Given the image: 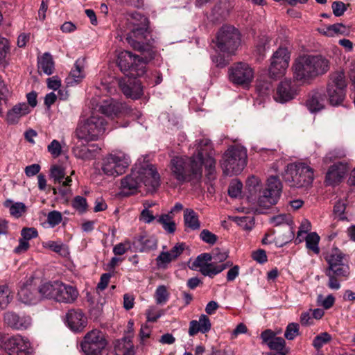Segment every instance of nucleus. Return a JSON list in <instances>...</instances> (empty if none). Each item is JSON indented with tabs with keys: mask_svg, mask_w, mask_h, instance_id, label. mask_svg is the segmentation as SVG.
Listing matches in <instances>:
<instances>
[{
	"mask_svg": "<svg viewBox=\"0 0 355 355\" xmlns=\"http://www.w3.org/2000/svg\"><path fill=\"white\" fill-rule=\"evenodd\" d=\"M142 184L150 190H155L160 185V175L157 168L148 160L135 164L130 174L121 180V188L128 196L135 193Z\"/></svg>",
	"mask_w": 355,
	"mask_h": 355,
	"instance_id": "f257e3e1",
	"label": "nucleus"
},
{
	"mask_svg": "<svg viewBox=\"0 0 355 355\" xmlns=\"http://www.w3.org/2000/svg\"><path fill=\"white\" fill-rule=\"evenodd\" d=\"M330 69V61L322 55H303L296 58L293 64V78L309 84L318 76L326 73Z\"/></svg>",
	"mask_w": 355,
	"mask_h": 355,
	"instance_id": "f03ea898",
	"label": "nucleus"
},
{
	"mask_svg": "<svg viewBox=\"0 0 355 355\" xmlns=\"http://www.w3.org/2000/svg\"><path fill=\"white\" fill-rule=\"evenodd\" d=\"M130 23L132 28L127 35L128 43L141 52L151 51L155 41L148 31V19L144 15L135 12L132 14Z\"/></svg>",
	"mask_w": 355,
	"mask_h": 355,
	"instance_id": "7ed1b4c3",
	"label": "nucleus"
},
{
	"mask_svg": "<svg viewBox=\"0 0 355 355\" xmlns=\"http://www.w3.org/2000/svg\"><path fill=\"white\" fill-rule=\"evenodd\" d=\"M171 175L180 183L198 181L202 177L200 164L196 162L194 156L191 157L177 156L170 162Z\"/></svg>",
	"mask_w": 355,
	"mask_h": 355,
	"instance_id": "20e7f679",
	"label": "nucleus"
},
{
	"mask_svg": "<svg viewBox=\"0 0 355 355\" xmlns=\"http://www.w3.org/2000/svg\"><path fill=\"white\" fill-rule=\"evenodd\" d=\"M284 180L291 187H308L314 180L313 169L304 162L289 164L284 174Z\"/></svg>",
	"mask_w": 355,
	"mask_h": 355,
	"instance_id": "39448f33",
	"label": "nucleus"
},
{
	"mask_svg": "<svg viewBox=\"0 0 355 355\" xmlns=\"http://www.w3.org/2000/svg\"><path fill=\"white\" fill-rule=\"evenodd\" d=\"M226 252H221L214 256L209 253H202L198 255L192 263V269H197L204 276L214 277L226 268L231 266L230 262L222 264H216V262H223L227 258Z\"/></svg>",
	"mask_w": 355,
	"mask_h": 355,
	"instance_id": "423d86ee",
	"label": "nucleus"
},
{
	"mask_svg": "<svg viewBox=\"0 0 355 355\" xmlns=\"http://www.w3.org/2000/svg\"><path fill=\"white\" fill-rule=\"evenodd\" d=\"M105 130L104 119L93 113L90 117L78 123L74 133L78 139L89 142L100 139Z\"/></svg>",
	"mask_w": 355,
	"mask_h": 355,
	"instance_id": "0eeeda50",
	"label": "nucleus"
},
{
	"mask_svg": "<svg viewBox=\"0 0 355 355\" xmlns=\"http://www.w3.org/2000/svg\"><path fill=\"white\" fill-rule=\"evenodd\" d=\"M246 164L247 150L241 146H232L228 148L221 160L223 173L230 176L240 173Z\"/></svg>",
	"mask_w": 355,
	"mask_h": 355,
	"instance_id": "6e6552de",
	"label": "nucleus"
},
{
	"mask_svg": "<svg viewBox=\"0 0 355 355\" xmlns=\"http://www.w3.org/2000/svg\"><path fill=\"white\" fill-rule=\"evenodd\" d=\"M197 154H193L196 162L200 163V167L204 164L206 170V176L209 180L216 178V159L215 151L212 144L209 139H198L195 144Z\"/></svg>",
	"mask_w": 355,
	"mask_h": 355,
	"instance_id": "1a4fd4ad",
	"label": "nucleus"
},
{
	"mask_svg": "<svg viewBox=\"0 0 355 355\" xmlns=\"http://www.w3.org/2000/svg\"><path fill=\"white\" fill-rule=\"evenodd\" d=\"M147 61V59L135 55L128 51L119 53L117 58V64L121 71L134 78L145 73Z\"/></svg>",
	"mask_w": 355,
	"mask_h": 355,
	"instance_id": "9d476101",
	"label": "nucleus"
},
{
	"mask_svg": "<svg viewBox=\"0 0 355 355\" xmlns=\"http://www.w3.org/2000/svg\"><path fill=\"white\" fill-rule=\"evenodd\" d=\"M241 44V35L239 31L233 26H223L216 37L217 49L229 55H234Z\"/></svg>",
	"mask_w": 355,
	"mask_h": 355,
	"instance_id": "9b49d317",
	"label": "nucleus"
},
{
	"mask_svg": "<svg viewBox=\"0 0 355 355\" xmlns=\"http://www.w3.org/2000/svg\"><path fill=\"white\" fill-rule=\"evenodd\" d=\"M130 163L128 155L122 151H115L102 159L101 170L107 176L116 177L123 174Z\"/></svg>",
	"mask_w": 355,
	"mask_h": 355,
	"instance_id": "f8f14e48",
	"label": "nucleus"
},
{
	"mask_svg": "<svg viewBox=\"0 0 355 355\" xmlns=\"http://www.w3.org/2000/svg\"><path fill=\"white\" fill-rule=\"evenodd\" d=\"M106 345L105 334L98 329L87 332L80 343L82 350L85 355H101Z\"/></svg>",
	"mask_w": 355,
	"mask_h": 355,
	"instance_id": "ddd939ff",
	"label": "nucleus"
},
{
	"mask_svg": "<svg viewBox=\"0 0 355 355\" xmlns=\"http://www.w3.org/2000/svg\"><path fill=\"white\" fill-rule=\"evenodd\" d=\"M290 53L287 48L279 47L271 58L269 75L272 78L281 77L285 74L288 67Z\"/></svg>",
	"mask_w": 355,
	"mask_h": 355,
	"instance_id": "4468645a",
	"label": "nucleus"
},
{
	"mask_svg": "<svg viewBox=\"0 0 355 355\" xmlns=\"http://www.w3.org/2000/svg\"><path fill=\"white\" fill-rule=\"evenodd\" d=\"M230 80L236 85H245L254 78L252 68L245 62H237L229 68Z\"/></svg>",
	"mask_w": 355,
	"mask_h": 355,
	"instance_id": "2eb2a0df",
	"label": "nucleus"
},
{
	"mask_svg": "<svg viewBox=\"0 0 355 355\" xmlns=\"http://www.w3.org/2000/svg\"><path fill=\"white\" fill-rule=\"evenodd\" d=\"M5 349L9 355H31L33 352L29 340L20 335L9 338L5 343Z\"/></svg>",
	"mask_w": 355,
	"mask_h": 355,
	"instance_id": "dca6fc26",
	"label": "nucleus"
},
{
	"mask_svg": "<svg viewBox=\"0 0 355 355\" xmlns=\"http://www.w3.org/2000/svg\"><path fill=\"white\" fill-rule=\"evenodd\" d=\"M325 275L329 277L328 287L333 290H338L340 288V282L349 276V268L347 264L333 265L331 267H327Z\"/></svg>",
	"mask_w": 355,
	"mask_h": 355,
	"instance_id": "f3484780",
	"label": "nucleus"
},
{
	"mask_svg": "<svg viewBox=\"0 0 355 355\" xmlns=\"http://www.w3.org/2000/svg\"><path fill=\"white\" fill-rule=\"evenodd\" d=\"M4 322L10 328L23 331L29 328L32 324L31 316L23 314L19 315L15 312H7L3 316Z\"/></svg>",
	"mask_w": 355,
	"mask_h": 355,
	"instance_id": "a211bd4d",
	"label": "nucleus"
},
{
	"mask_svg": "<svg viewBox=\"0 0 355 355\" xmlns=\"http://www.w3.org/2000/svg\"><path fill=\"white\" fill-rule=\"evenodd\" d=\"M348 167L346 163L338 162L331 165L325 176L324 182L328 186H336L344 178Z\"/></svg>",
	"mask_w": 355,
	"mask_h": 355,
	"instance_id": "6ab92c4d",
	"label": "nucleus"
},
{
	"mask_svg": "<svg viewBox=\"0 0 355 355\" xmlns=\"http://www.w3.org/2000/svg\"><path fill=\"white\" fill-rule=\"evenodd\" d=\"M17 295L19 300L25 304H35L40 300L37 288L32 284V281L23 285Z\"/></svg>",
	"mask_w": 355,
	"mask_h": 355,
	"instance_id": "aec40b11",
	"label": "nucleus"
},
{
	"mask_svg": "<svg viewBox=\"0 0 355 355\" xmlns=\"http://www.w3.org/2000/svg\"><path fill=\"white\" fill-rule=\"evenodd\" d=\"M55 301L58 302L73 303L78 296V291L71 285L59 281Z\"/></svg>",
	"mask_w": 355,
	"mask_h": 355,
	"instance_id": "412c9836",
	"label": "nucleus"
},
{
	"mask_svg": "<svg viewBox=\"0 0 355 355\" xmlns=\"http://www.w3.org/2000/svg\"><path fill=\"white\" fill-rule=\"evenodd\" d=\"M295 94L296 90L292 85V81L286 79L279 84L274 99L277 102L284 103L293 99Z\"/></svg>",
	"mask_w": 355,
	"mask_h": 355,
	"instance_id": "4be33fe9",
	"label": "nucleus"
},
{
	"mask_svg": "<svg viewBox=\"0 0 355 355\" xmlns=\"http://www.w3.org/2000/svg\"><path fill=\"white\" fill-rule=\"evenodd\" d=\"M68 327L73 331H81L87 325V318L80 310L71 309L66 314Z\"/></svg>",
	"mask_w": 355,
	"mask_h": 355,
	"instance_id": "5701e85b",
	"label": "nucleus"
},
{
	"mask_svg": "<svg viewBox=\"0 0 355 355\" xmlns=\"http://www.w3.org/2000/svg\"><path fill=\"white\" fill-rule=\"evenodd\" d=\"M211 324L209 318L205 314H202L198 320H191L189 323V334L193 336L198 332L206 334L211 329Z\"/></svg>",
	"mask_w": 355,
	"mask_h": 355,
	"instance_id": "b1692460",
	"label": "nucleus"
},
{
	"mask_svg": "<svg viewBox=\"0 0 355 355\" xmlns=\"http://www.w3.org/2000/svg\"><path fill=\"white\" fill-rule=\"evenodd\" d=\"M325 101V94L322 92L315 91L309 96L306 105L310 112H316L324 107Z\"/></svg>",
	"mask_w": 355,
	"mask_h": 355,
	"instance_id": "393cba45",
	"label": "nucleus"
},
{
	"mask_svg": "<svg viewBox=\"0 0 355 355\" xmlns=\"http://www.w3.org/2000/svg\"><path fill=\"white\" fill-rule=\"evenodd\" d=\"M120 88L124 95L132 99H138L143 95V88L141 83L138 80H133L129 83L121 82Z\"/></svg>",
	"mask_w": 355,
	"mask_h": 355,
	"instance_id": "a878e982",
	"label": "nucleus"
},
{
	"mask_svg": "<svg viewBox=\"0 0 355 355\" xmlns=\"http://www.w3.org/2000/svg\"><path fill=\"white\" fill-rule=\"evenodd\" d=\"M122 105L112 98L105 100L99 107V111L109 118L117 116L121 112Z\"/></svg>",
	"mask_w": 355,
	"mask_h": 355,
	"instance_id": "bb28decb",
	"label": "nucleus"
},
{
	"mask_svg": "<svg viewBox=\"0 0 355 355\" xmlns=\"http://www.w3.org/2000/svg\"><path fill=\"white\" fill-rule=\"evenodd\" d=\"M30 112V108L26 103H18L8 112L7 122L10 124L17 123L21 117L28 114Z\"/></svg>",
	"mask_w": 355,
	"mask_h": 355,
	"instance_id": "cd10ccee",
	"label": "nucleus"
},
{
	"mask_svg": "<svg viewBox=\"0 0 355 355\" xmlns=\"http://www.w3.org/2000/svg\"><path fill=\"white\" fill-rule=\"evenodd\" d=\"M82 62H83L80 60L76 61L74 67L71 69L69 76L66 79L68 86H73L74 84L79 83L85 78V74Z\"/></svg>",
	"mask_w": 355,
	"mask_h": 355,
	"instance_id": "c85d7f7f",
	"label": "nucleus"
},
{
	"mask_svg": "<svg viewBox=\"0 0 355 355\" xmlns=\"http://www.w3.org/2000/svg\"><path fill=\"white\" fill-rule=\"evenodd\" d=\"M50 178L53 180L55 183L62 184L63 187L70 186L72 181L70 177H65L64 169L58 165L51 166L50 169Z\"/></svg>",
	"mask_w": 355,
	"mask_h": 355,
	"instance_id": "c756f323",
	"label": "nucleus"
},
{
	"mask_svg": "<svg viewBox=\"0 0 355 355\" xmlns=\"http://www.w3.org/2000/svg\"><path fill=\"white\" fill-rule=\"evenodd\" d=\"M59 281L46 282L37 288L39 295L41 297L54 300L55 301L56 293Z\"/></svg>",
	"mask_w": 355,
	"mask_h": 355,
	"instance_id": "7c9ffc66",
	"label": "nucleus"
},
{
	"mask_svg": "<svg viewBox=\"0 0 355 355\" xmlns=\"http://www.w3.org/2000/svg\"><path fill=\"white\" fill-rule=\"evenodd\" d=\"M54 62L49 53H44L38 60V70L46 75H51L53 73Z\"/></svg>",
	"mask_w": 355,
	"mask_h": 355,
	"instance_id": "2f4dec72",
	"label": "nucleus"
},
{
	"mask_svg": "<svg viewBox=\"0 0 355 355\" xmlns=\"http://www.w3.org/2000/svg\"><path fill=\"white\" fill-rule=\"evenodd\" d=\"M282 186L279 179L275 176H271L268 179L267 187L263 190L265 193H270L273 198L277 200L280 197Z\"/></svg>",
	"mask_w": 355,
	"mask_h": 355,
	"instance_id": "473e14b6",
	"label": "nucleus"
},
{
	"mask_svg": "<svg viewBox=\"0 0 355 355\" xmlns=\"http://www.w3.org/2000/svg\"><path fill=\"white\" fill-rule=\"evenodd\" d=\"M327 92L329 97V103L332 105L340 104L345 96V89L327 85Z\"/></svg>",
	"mask_w": 355,
	"mask_h": 355,
	"instance_id": "72a5a7b5",
	"label": "nucleus"
},
{
	"mask_svg": "<svg viewBox=\"0 0 355 355\" xmlns=\"http://www.w3.org/2000/svg\"><path fill=\"white\" fill-rule=\"evenodd\" d=\"M184 222L185 226L191 230H197L200 227L198 216L192 209L184 210Z\"/></svg>",
	"mask_w": 355,
	"mask_h": 355,
	"instance_id": "f704fd0d",
	"label": "nucleus"
},
{
	"mask_svg": "<svg viewBox=\"0 0 355 355\" xmlns=\"http://www.w3.org/2000/svg\"><path fill=\"white\" fill-rule=\"evenodd\" d=\"M3 205L9 209L10 215L16 218L21 217L26 211L25 204L21 202H14L8 199L4 202Z\"/></svg>",
	"mask_w": 355,
	"mask_h": 355,
	"instance_id": "c9c22d12",
	"label": "nucleus"
},
{
	"mask_svg": "<svg viewBox=\"0 0 355 355\" xmlns=\"http://www.w3.org/2000/svg\"><path fill=\"white\" fill-rule=\"evenodd\" d=\"M327 85L345 89L347 82L345 73L342 71L331 73Z\"/></svg>",
	"mask_w": 355,
	"mask_h": 355,
	"instance_id": "e433bc0d",
	"label": "nucleus"
},
{
	"mask_svg": "<svg viewBox=\"0 0 355 355\" xmlns=\"http://www.w3.org/2000/svg\"><path fill=\"white\" fill-rule=\"evenodd\" d=\"M137 243L141 247V251L150 250L157 247V240L148 234L140 235L137 238Z\"/></svg>",
	"mask_w": 355,
	"mask_h": 355,
	"instance_id": "4c0bfd02",
	"label": "nucleus"
},
{
	"mask_svg": "<svg viewBox=\"0 0 355 355\" xmlns=\"http://www.w3.org/2000/svg\"><path fill=\"white\" fill-rule=\"evenodd\" d=\"M277 199L273 198L270 193H265L263 191L262 194L259 196L258 199V205L260 209V212L263 213L261 209H268L271 207L273 205L277 202Z\"/></svg>",
	"mask_w": 355,
	"mask_h": 355,
	"instance_id": "58836bf2",
	"label": "nucleus"
},
{
	"mask_svg": "<svg viewBox=\"0 0 355 355\" xmlns=\"http://www.w3.org/2000/svg\"><path fill=\"white\" fill-rule=\"evenodd\" d=\"M344 254L337 248L333 249L326 258L328 263V267H331L333 265L345 264L343 261Z\"/></svg>",
	"mask_w": 355,
	"mask_h": 355,
	"instance_id": "ea45409f",
	"label": "nucleus"
},
{
	"mask_svg": "<svg viewBox=\"0 0 355 355\" xmlns=\"http://www.w3.org/2000/svg\"><path fill=\"white\" fill-rule=\"evenodd\" d=\"M157 222L162 225L164 230L168 233L172 234L175 231V223L169 214L161 215Z\"/></svg>",
	"mask_w": 355,
	"mask_h": 355,
	"instance_id": "a19ab883",
	"label": "nucleus"
},
{
	"mask_svg": "<svg viewBox=\"0 0 355 355\" xmlns=\"http://www.w3.org/2000/svg\"><path fill=\"white\" fill-rule=\"evenodd\" d=\"M320 241V236L315 232L308 234L306 237V248L312 250L315 254L320 252L318 243Z\"/></svg>",
	"mask_w": 355,
	"mask_h": 355,
	"instance_id": "79ce46f5",
	"label": "nucleus"
},
{
	"mask_svg": "<svg viewBox=\"0 0 355 355\" xmlns=\"http://www.w3.org/2000/svg\"><path fill=\"white\" fill-rule=\"evenodd\" d=\"M11 290L8 285L0 286V308H5L11 300Z\"/></svg>",
	"mask_w": 355,
	"mask_h": 355,
	"instance_id": "37998d69",
	"label": "nucleus"
},
{
	"mask_svg": "<svg viewBox=\"0 0 355 355\" xmlns=\"http://www.w3.org/2000/svg\"><path fill=\"white\" fill-rule=\"evenodd\" d=\"M155 301L157 304H164L168 300L169 293L164 285L159 286L155 293Z\"/></svg>",
	"mask_w": 355,
	"mask_h": 355,
	"instance_id": "c03bdc74",
	"label": "nucleus"
},
{
	"mask_svg": "<svg viewBox=\"0 0 355 355\" xmlns=\"http://www.w3.org/2000/svg\"><path fill=\"white\" fill-rule=\"evenodd\" d=\"M74 156L83 160L92 159V155L89 150V147L85 146H76L73 148Z\"/></svg>",
	"mask_w": 355,
	"mask_h": 355,
	"instance_id": "a18cd8bd",
	"label": "nucleus"
},
{
	"mask_svg": "<svg viewBox=\"0 0 355 355\" xmlns=\"http://www.w3.org/2000/svg\"><path fill=\"white\" fill-rule=\"evenodd\" d=\"M331 340V336L327 332H323L316 336L313 340V346L320 349L322 346Z\"/></svg>",
	"mask_w": 355,
	"mask_h": 355,
	"instance_id": "49530a36",
	"label": "nucleus"
},
{
	"mask_svg": "<svg viewBox=\"0 0 355 355\" xmlns=\"http://www.w3.org/2000/svg\"><path fill=\"white\" fill-rule=\"evenodd\" d=\"M44 248L60 254L66 252L65 245L61 241H49L42 243Z\"/></svg>",
	"mask_w": 355,
	"mask_h": 355,
	"instance_id": "de8ad7c7",
	"label": "nucleus"
},
{
	"mask_svg": "<svg viewBox=\"0 0 355 355\" xmlns=\"http://www.w3.org/2000/svg\"><path fill=\"white\" fill-rule=\"evenodd\" d=\"M286 342L284 338L281 337H275L274 338L270 343H268V347L272 349L279 352H286L287 353V350L285 349Z\"/></svg>",
	"mask_w": 355,
	"mask_h": 355,
	"instance_id": "09e8293b",
	"label": "nucleus"
},
{
	"mask_svg": "<svg viewBox=\"0 0 355 355\" xmlns=\"http://www.w3.org/2000/svg\"><path fill=\"white\" fill-rule=\"evenodd\" d=\"M133 334H128L121 339V345L125 349L123 355H134V346L132 343Z\"/></svg>",
	"mask_w": 355,
	"mask_h": 355,
	"instance_id": "8fccbe9b",
	"label": "nucleus"
},
{
	"mask_svg": "<svg viewBox=\"0 0 355 355\" xmlns=\"http://www.w3.org/2000/svg\"><path fill=\"white\" fill-rule=\"evenodd\" d=\"M346 209V204L343 200H338L336 202L334 207V214L336 218L340 220H345L347 217L345 216V211Z\"/></svg>",
	"mask_w": 355,
	"mask_h": 355,
	"instance_id": "3c124183",
	"label": "nucleus"
},
{
	"mask_svg": "<svg viewBox=\"0 0 355 355\" xmlns=\"http://www.w3.org/2000/svg\"><path fill=\"white\" fill-rule=\"evenodd\" d=\"M173 260L169 252H162L156 258L157 266L162 268H165Z\"/></svg>",
	"mask_w": 355,
	"mask_h": 355,
	"instance_id": "603ef678",
	"label": "nucleus"
},
{
	"mask_svg": "<svg viewBox=\"0 0 355 355\" xmlns=\"http://www.w3.org/2000/svg\"><path fill=\"white\" fill-rule=\"evenodd\" d=\"M62 148L61 144L56 139H53L47 146L49 153L54 158L58 157L62 154Z\"/></svg>",
	"mask_w": 355,
	"mask_h": 355,
	"instance_id": "864d4df0",
	"label": "nucleus"
},
{
	"mask_svg": "<svg viewBox=\"0 0 355 355\" xmlns=\"http://www.w3.org/2000/svg\"><path fill=\"white\" fill-rule=\"evenodd\" d=\"M242 187L243 184L240 181L232 180L228 188L229 195L232 198H237L241 193Z\"/></svg>",
	"mask_w": 355,
	"mask_h": 355,
	"instance_id": "5fc2aeb1",
	"label": "nucleus"
},
{
	"mask_svg": "<svg viewBox=\"0 0 355 355\" xmlns=\"http://www.w3.org/2000/svg\"><path fill=\"white\" fill-rule=\"evenodd\" d=\"M62 216L58 211H51L47 215V222L51 227H54L62 221Z\"/></svg>",
	"mask_w": 355,
	"mask_h": 355,
	"instance_id": "6e6d98bb",
	"label": "nucleus"
},
{
	"mask_svg": "<svg viewBox=\"0 0 355 355\" xmlns=\"http://www.w3.org/2000/svg\"><path fill=\"white\" fill-rule=\"evenodd\" d=\"M346 152L345 150L341 148H336L333 150L329 151L324 157V162L329 163L334 159L338 158H343L345 157Z\"/></svg>",
	"mask_w": 355,
	"mask_h": 355,
	"instance_id": "4d7b16f0",
	"label": "nucleus"
},
{
	"mask_svg": "<svg viewBox=\"0 0 355 355\" xmlns=\"http://www.w3.org/2000/svg\"><path fill=\"white\" fill-rule=\"evenodd\" d=\"M299 335V324L297 323L289 324L286 329L284 336L288 340H293Z\"/></svg>",
	"mask_w": 355,
	"mask_h": 355,
	"instance_id": "13d9d810",
	"label": "nucleus"
},
{
	"mask_svg": "<svg viewBox=\"0 0 355 355\" xmlns=\"http://www.w3.org/2000/svg\"><path fill=\"white\" fill-rule=\"evenodd\" d=\"M236 221L239 226L245 230H251L254 225L253 218L250 216L238 217Z\"/></svg>",
	"mask_w": 355,
	"mask_h": 355,
	"instance_id": "bf43d9fd",
	"label": "nucleus"
},
{
	"mask_svg": "<svg viewBox=\"0 0 355 355\" xmlns=\"http://www.w3.org/2000/svg\"><path fill=\"white\" fill-rule=\"evenodd\" d=\"M270 222L275 226H278L283 224L289 225L292 223L291 216L288 214H279L275 216H273L270 218Z\"/></svg>",
	"mask_w": 355,
	"mask_h": 355,
	"instance_id": "052dcab7",
	"label": "nucleus"
},
{
	"mask_svg": "<svg viewBox=\"0 0 355 355\" xmlns=\"http://www.w3.org/2000/svg\"><path fill=\"white\" fill-rule=\"evenodd\" d=\"M332 31V37L335 35H348L349 34V28L343 24L337 23L331 25Z\"/></svg>",
	"mask_w": 355,
	"mask_h": 355,
	"instance_id": "680f3d73",
	"label": "nucleus"
},
{
	"mask_svg": "<svg viewBox=\"0 0 355 355\" xmlns=\"http://www.w3.org/2000/svg\"><path fill=\"white\" fill-rule=\"evenodd\" d=\"M72 205L80 213H83L87 209V200L84 197L78 196L73 199Z\"/></svg>",
	"mask_w": 355,
	"mask_h": 355,
	"instance_id": "e2e57ef3",
	"label": "nucleus"
},
{
	"mask_svg": "<svg viewBox=\"0 0 355 355\" xmlns=\"http://www.w3.org/2000/svg\"><path fill=\"white\" fill-rule=\"evenodd\" d=\"M200 238L209 245H214L217 241V236L208 230H203L200 234Z\"/></svg>",
	"mask_w": 355,
	"mask_h": 355,
	"instance_id": "0e129e2a",
	"label": "nucleus"
},
{
	"mask_svg": "<svg viewBox=\"0 0 355 355\" xmlns=\"http://www.w3.org/2000/svg\"><path fill=\"white\" fill-rule=\"evenodd\" d=\"M9 51L8 41L0 36V64L6 61V58Z\"/></svg>",
	"mask_w": 355,
	"mask_h": 355,
	"instance_id": "69168bd1",
	"label": "nucleus"
},
{
	"mask_svg": "<svg viewBox=\"0 0 355 355\" xmlns=\"http://www.w3.org/2000/svg\"><path fill=\"white\" fill-rule=\"evenodd\" d=\"M21 239L27 241L36 238L38 236L37 230L34 227H24L21 231Z\"/></svg>",
	"mask_w": 355,
	"mask_h": 355,
	"instance_id": "338daca9",
	"label": "nucleus"
},
{
	"mask_svg": "<svg viewBox=\"0 0 355 355\" xmlns=\"http://www.w3.org/2000/svg\"><path fill=\"white\" fill-rule=\"evenodd\" d=\"M331 8L333 10V13L336 17L342 16L347 10L345 4L342 1L333 2Z\"/></svg>",
	"mask_w": 355,
	"mask_h": 355,
	"instance_id": "774afa93",
	"label": "nucleus"
}]
</instances>
